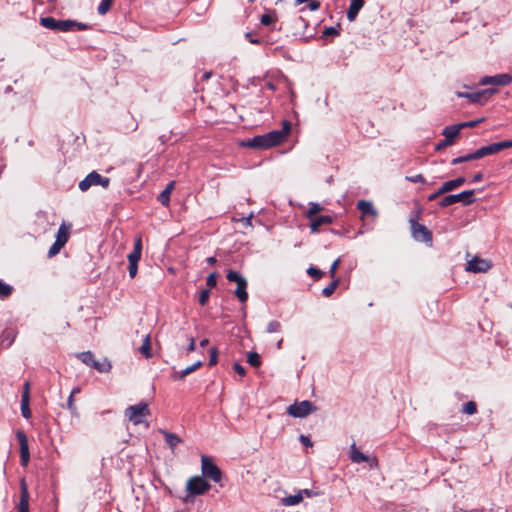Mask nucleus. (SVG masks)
Listing matches in <instances>:
<instances>
[{
  "label": "nucleus",
  "mask_w": 512,
  "mask_h": 512,
  "mask_svg": "<svg viewBox=\"0 0 512 512\" xmlns=\"http://www.w3.org/2000/svg\"><path fill=\"white\" fill-rule=\"evenodd\" d=\"M340 258H337L330 266V269H329V275L331 278L335 279L337 278L336 277V271H337V268L340 264Z\"/></svg>",
  "instance_id": "nucleus-45"
},
{
  "label": "nucleus",
  "mask_w": 512,
  "mask_h": 512,
  "mask_svg": "<svg viewBox=\"0 0 512 512\" xmlns=\"http://www.w3.org/2000/svg\"><path fill=\"white\" fill-rule=\"evenodd\" d=\"M201 471H202L203 477L209 478L216 483L220 482L221 477H222L221 470L213 462V460L206 455H203L201 457Z\"/></svg>",
  "instance_id": "nucleus-9"
},
{
  "label": "nucleus",
  "mask_w": 512,
  "mask_h": 512,
  "mask_svg": "<svg viewBox=\"0 0 512 512\" xmlns=\"http://www.w3.org/2000/svg\"><path fill=\"white\" fill-rule=\"evenodd\" d=\"M483 179V174L481 172L479 173H476L473 178H472V182L473 183H477V182H480L481 180Z\"/></svg>",
  "instance_id": "nucleus-59"
},
{
  "label": "nucleus",
  "mask_w": 512,
  "mask_h": 512,
  "mask_svg": "<svg viewBox=\"0 0 512 512\" xmlns=\"http://www.w3.org/2000/svg\"><path fill=\"white\" fill-rule=\"evenodd\" d=\"M339 35V29L333 26L326 27L323 31V36H337Z\"/></svg>",
  "instance_id": "nucleus-47"
},
{
  "label": "nucleus",
  "mask_w": 512,
  "mask_h": 512,
  "mask_svg": "<svg viewBox=\"0 0 512 512\" xmlns=\"http://www.w3.org/2000/svg\"><path fill=\"white\" fill-rule=\"evenodd\" d=\"M210 357H209V366H214L216 365L217 361H218V350L215 348V347H212L210 349Z\"/></svg>",
  "instance_id": "nucleus-43"
},
{
  "label": "nucleus",
  "mask_w": 512,
  "mask_h": 512,
  "mask_svg": "<svg viewBox=\"0 0 512 512\" xmlns=\"http://www.w3.org/2000/svg\"><path fill=\"white\" fill-rule=\"evenodd\" d=\"M56 239H65V243L68 241V233L66 232L64 225L59 227Z\"/></svg>",
  "instance_id": "nucleus-48"
},
{
  "label": "nucleus",
  "mask_w": 512,
  "mask_h": 512,
  "mask_svg": "<svg viewBox=\"0 0 512 512\" xmlns=\"http://www.w3.org/2000/svg\"><path fill=\"white\" fill-rule=\"evenodd\" d=\"M406 180L409 182H412V183H425L426 182V180L422 174H417L414 176H406Z\"/></svg>",
  "instance_id": "nucleus-46"
},
{
  "label": "nucleus",
  "mask_w": 512,
  "mask_h": 512,
  "mask_svg": "<svg viewBox=\"0 0 512 512\" xmlns=\"http://www.w3.org/2000/svg\"><path fill=\"white\" fill-rule=\"evenodd\" d=\"M410 225L411 233L415 240L429 244L432 243V233L425 225L418 223L413 218L410 219Z\"/></svg>",
  "instance_id": "nucleus-14"
},
{
  "label": "nucleus",
  "mask_w": 512,
  "mask_h": 512,
  "mask_svg": "<svg viewBox=\"0 0 512 512\" xmlns=\"http://www.w3.org/2000/svg\"><path fill=\"white\" fill-rule=\"evenodd\" d=\"M195 349H196L195 339L193 337H190L189 338V345L187 347V352L188 353L193 352V351H195Z\"/></svg>",
  "instance_id": "nucleus-55"
},
{
  "label": "nucleus",
  "mask_w": 512,
  "mask_h": 512,
  "mask_svg": "<svg viewBox=\"0 0 512 512\" xmlns=\"http://www.w3.org/2000/svg\"><path fill=\"white\" fill-rule=\"evenodd\" d=\"M298 492H302V497L305 495L306 497H312L315 493L310 489L299 490Z\"/></svg>",
  "instance_id": "nucleus-57"
},
{
  "label": "nucleus",
  "mask_w": 512,
  "mask_h": 512,
  "mask_svg": "<svg viewBox=\"0 0 512 512\" xmlns=\"http://www.w3.org/2000/svg\"><path fill=\"white\" fill-rule=\"evenodd\" d=\"M349 457L351 459V461L353 463H362V462H367L370 467H373L375 465H377V460L376 458H371L365 454H363L356 446L355 443H353L351 446H350V454H349Z\"/></svg>",
  "instance_id": "nucleus-17"
},
{
  "label": "nucleus",
  "mask_w": 512,
  "mask_h": 512,
  "mask_svg": "<svg viewBox=\"0 0 512 512\" xmlns=\"http://www.w3.org/2000/svg\"><path fill=\"white\" fill-rule=\"evenodd\" d=\"M316 410L317 407L309 400L295 402L287 407V413L295 418H304Z\"/></svg>",
  "instance_id": "nucleus-7"
},
{
  "label": "nucleus",
  "mask_w": 512,
  "mask_h": 512,
  "mask_svg": "<svg viewBox=\"0 0 512 512\" xmlns=\"http://www.w3.org/2000/svg\"><path fill=\"white\" fill-rule=\"evenodd\" d=\"M170 195L168 190H163L159 195H158V201L163 205V206H168L169 205V202H170Z\"/></svg>",
  "instance_id": "nucleus-40"
},
{
  "label": "nucleus",
  "mask_w": 512,
  "mask_h": 512,
  "mask_svg": "<svg viewBox=\"0 0 512 512\" xmlns=\"http://www.w3.org/2000/svg\"><path fill=\"white\" fill-rule=\"evenodd\" d=\"M289 132L290 123L288 121H284L283 128L281 130H273L263 135L254 136L251 139L242 141L241 145L255 149H268L282 143Z\"/></svg>",
  "instance_id": "nucleus-1"
},
{
  "label": "nucleus",
  "mask_w": 512,
  "mask_h": 512,
  "mask_svg": "<svg viewBox=\"0 0 512 512\" xmlns=\"http://www.w3.org/2000/svg\"><path fill=\"white\" fill-rule=\"evenodd\" d=\"M252 214H250L248 217H245L242 219V221L246 224V225H251V219H252Z\"/></svg>",
  "instance_id": "nucleus-62"
},
{
  "label": "nucleus",
  "mask_w": 512,
  "mask_h": 512,
  "mask_svg": "<svg viewBox=\"0 0 512 512\" xmlns=\"http://www.w3.org/2000/svg\"><path fill=\"white\" fill-rule=\"evenodd\" d=\"M211 485L201 476H193L186 483L187 495L183 497L184 503H193L195 496L203 495Z\"/></svg>",
  "instance_id": "nucleus-3"
},
{
  "label": "nucleus",
  "mask_w": 512,
  "mask_h": 512,
  "mask_svg": "<svg viewBox=\"0 0 512 512\" xmlns=\"http://www.w3.org/2000/svg\"><path fill=\"white\" fill-rule=\"evenodd\" d=\"M512 82V76L508 73L497 74L494 76H484L480 79V85L506 86Z\"/></svg>",
  "instance_id": "nucleus-16"
},
{
  "label": "nucleus",
  "mask_w": 512,
  "mask_h": 512,
  "mask_svg": "<svg viewBox=\"0 0 512 512\" xmlns=\"http://www.w3.org/2000/svg\"><path fill=\"white\" fill-rule=\"evenodd\" d=\"M471 160H477L476 151H474L472 153H469V154H466L464 156H460V157L452 159L451 164L452 165H457V164H460V163H463V162H467V161H471Z\"/></svg>",
  "instance_id": "nucleus-33"
},
{
  "label": "nucleus",
  "mask_w": 512,
  "mask_h": 512,
  "mask_svg": "<svg viewBox=\"0 0 512 512\" xmlns=\"http://www.w3.org/2000/svg\"><path fill=\"white\" fill-rule=\"evenodd\" d=\"M299 440L305 447H311L313 445L311 439L308 436L300 435Z\"/></svg>",
  "instance_id": "nucleus-51"
},
{
  "label": "nucleus",
  "mask_w": 512,
  "mask_h": 512,
  "mask_svg": "<svg viewBox=\"0 0 512 512\" xmlns=\"http://www.w3.org/2000/svg\"><path fill=\"white\" fill-rule=\"evenodd\" d=\"M302 492H298L294 495H289L281 499V504L283 506L289 507L299 504L302 501Z\"/></svg>",
  "instance_id": "nucleus-28"
},
{
  "label": "nucleus",
  "mask_w": 512,
  "mask_h": 512,
  "mask_svg": "<svg viewBox=\"0 0 512 512\" xmlns=\"http://www.w3.org/2000/svg\"><path fill=\"white\" fill-rule=\"evenodd\" d=\"M247 362L253 367H259L261 365L260 355L256 352H249L247 355Z\"/></svg>",
  "instance_id": "nucleus-34"
},
{
  "label": "nucleus",
  "mask_w": 512,
  "mask_h": 512,
  "mask_svg": "<svg viewBox=\"0 0 512 512\" xmlns=\"http://www.w3.org/2000/svg\"><path fill=\"white\" fill-rule=\"evenodd\" d=\"M17 439L20 445V461L22 466H27L29 462V446L26 434L23 431H17Z\"/></svg>",
  "instance_id": "nucleus-20"
},
{
  "label": "nucleus",
  "mask_w": 512,
  "mask_h": 512,
  "mask_svg": "<svg viewBox=\"0 0 512 512\" xmlns=\"http://www.w3.org/2000/svg\"><path fill=\"white\" fill-rule=\"evenodd\" d=\"M208 343H209V340H208L207 338H205V339H202V340L200 341L199 345H200L201 347H205V346H207V345H208Z\"/></svg>",
  "instance_id": "nucleus-63"
},
{
  "label": "nucleus",
  "mask_w": 512,
  "mask_h": 512,
  "mask_svg": "<svg viewBox=\"0 0 512 512\" xmlns=\"http://www.w3.org/2000/svg\"><path fill=\"white\" fill-rule=\"evenodd\" d=\"M364 0H351L348 11H347V19L352 22L356 19L359 11L364 6Z\"/></svg>",
  "instance_id": "nucleus-22"
},
{
  "label": "nucleus",
  "mask_w": 512,
  "mask_h": 512,
  "mask_svg": "<svg viewBox=\"0 0 512 512\" xmlns=\"http://www.w3.org/2000/svg\"><path fill=\"white\" fill-rule=\"evenodd\" d=\"M281 330V324L279 321L273 320L270 321L267 325L266 331L268 333H276Z\"/></svg>",
  "instance_id": "nucleus-39"
},
{
  "label": "nucleus",
  "mask_w": 512,
  "mask_h": 512,
  "mask_svg": "<svg viewBox=\"0 0 512 512\" xmlns=\"http://www.w3.org/2000/svg\"><path fill=\"white\" fill-rule=\"evenodd\" d=\"M233 369L237 374H239L242 377L246 374L245 368L238 362L234 363Z\"/></svg>",
  "instance_id": "nucleus-50"
},
{
  "label": "nucleus",
  "mask_w": 512,
  "mask_h": 512,
  "mask_svg": "<svg viewBox=\"0 0 512 512\" xmlns=\"http://www.w3.org/2000/svg\"><path fill=\"white\" fill-rule=\"evenodd\" d=\"M491 266L489 261L475 256L468 262L466 270L473 273H483L487 272Z\"/></svg>",
  "instance_id": "nucleus-18"
},
{
  "label": "nucleus",
  "mask_w": 512,
  "mask_h": 512,
  "mask_svg": "<svg viewBox=\"0 0 512 512\" xmlns=\"http://www.w3.org/2000/svg\"><path fill=\"white\" fill-rule=\"evenodd\" d=\"M276 21V17L271 14H263L260 22L262 25L268 26Z\"/></svg>",
  "instance_id": "nucleus-42"
},
{
  "label": "nucleus",
  "mask_w": 512,
  "mask_h": 512,
  "mask_svg": "<svg viewBox=\"0 0 512 512\" xmlns=\"http://www.w3.org/2000/svg\"><path fill=\"white\" fill-rule=\"evenodd\" d=\"M307 274L311 277H313L314 279L318 280L320 278L323 277L324 275V272L314 266H310L308 269H307Z\"/></svg>",
  "instance_id": "nucleus-38"
},
{
  "label": "nucleus",
  "mask_w": 512,
  "mask_h": 512,
  "mask_svg": "<svg viewBox=\"0 0 512 512\" xmlns=\"http://www.w3.org/2000/svg\"><path fill=\"white\" fill-rule=\"evenodd\" d=\"M245 37L252 44H260L261 43V40L258 38H254L250 32H247L245 34Z\"/></svg>",
  "instance_id": "nucleus-53"
},
{
  "label": "nucleus",
  "mask_w": 512,
  "mask_h": 512,
  "mask_svg": "<svg viewBox=\"0 0 512 512\" xmlns=\"http://www.w3.org/2000/svg\"><path fill=\"white\" fill-rule=\"evenodd\" d=\"M139 352L145 356V358L149 359L152 357V350H151V341H150V335L147 334L144 339L141 347L139 348Z\"/></svg>",
  "instance_id": "nucleus-29"
},
{
  "label": "nucleus",
  "mask_w": 512,
  "mask_h": 512,
  "mask_svg": "<svg viewBox=\"0 0 512 512\" xmlns=\"http://www.w3.org/2000/svg\"><path fill=\"white\" fill-rule=\"evenodd\" d=\"M462 128L463 125L446 126L442 132L445 138L435 146V150L441 151L445 147L452 145L454 143V139L458 136Z\"/></svg>",
  "instance_id": "nucleus-15"
},
{
  "label": "nucleus",
  "mask_w": 512,
  "mask_h": 512,
  "mask_svg": "<svg viewBox=\"0 0 512 512\" xmlns=\"http://www.w3.org/2000/svg\"><path fill=\"white\" fill-rule=\"evenodd\" d=\"M226 278L230 282H235L237 287L234 292L235 296L238 298V300L241 303H245L248 299V293H247V280L244 276H242L239 272L235 270H229Z\"/></svg>",
  "instance_id": "nucleus-4"
},
{
  "label": "nucleus",
  "mask_w": 512,
  "mask_h": 512,
  "mask_svg": "<svg viewBox=\"0 0 512 512\" xmlns=\"http://www.w3.org/2000/svg\"><path fill=\"white\" fill-rule=\"evenodd\" d=\"M463 512H485L484 509H471V510H464Z\"/></svg>",
  "instance_id": "nucleus-64"
},
{
  "label": "nucleus",
  "mask_w": 512,
  "mask_h": 512,
  "mask_svg": "<svg viewBox=\"0 0 512 512\" xmlns=\"http://www.w3.org/2000/svg\"><path fill=\"white\" fill-rule=\"evenodd\" d=\"M339 283H340L339 278L333 279L332 282L322 290V295L327 298L330 297L334 293V291L337 289Z\"/></svg>",
  "instance_id": "nucleus-31"
},
{
  "label": "nucleus",
  "mask_w": 512,
  "mask_h": 512,
  "mask_svg": "<svg viewBox=\"0 0 512 512\" xmlns=\"http://www.w3.org/2000/svg\"><path fill=\"white\" fill-rule=\"evenodd\" d=\"M465 181H466L465 178L462 176L457 177L453 180L446 181L441 185L442 191H444V193H448V192L458 188L459 186L463 185L465 183Z\"/></svg>",
  "instance_id": "nucleus-25"
},
{
  "label": "nucleus",
  "mask_w": 512,
  "mask_h": 512,
  "mask_svg": "<svg viewBox=\"0 0 512 512\" xmlns=\"http://www.w3.org/2000/svg\"><path fill=\"white\" fill-rule=\"evenodd\" d=\"M477 123H479V121H469V122H463V123H459L458 125H463V128L464 127H474L477 125Z\"/></svg>",
  "instance_id": "nucleus-58"
},
{
  "label": "nucleus",
  "mask_w": 512,
  "mask_h": 512,
  "mask_svg": "<svg viewBox=\"0 0 512 512\" xmlns=\"http://www.w3.org/2000/svg\"><path fill=\"white\" fill-rule=\"evenodd\" d=\"M333 223V217L329 215H321L314 217L310 220V230L312 233L319 232V228L322 225H328Z\"/></svg>",
  "instance_id": "nucleus-21"
},
{
  "label": "nucleus",
  "mask_w": 512,
  "mask_h": 512,
  "mask_svg": "<svg viewBox=\"0 0 512 512\" xmlns=\"http://www.w3.org/2000/svg\"><path fill=\"white\" fill-rule=\"evenodd\" d=\"M67 408L72 412V413H75L76 412V406L74 404V400H73V392L70 393L69 397H68V400H67Z\"/></svg>",
  "instance_id": "nucleus-49"
},
{
  "label": "nucleus",
  "mask_w": 512,
  "mask_h": 512,
  "mask_svg": "<svg viewBox=\"0 0 512 512\" xmlns=\"http://www.w3.org/2000/svg\"><path fill=\"white\" fill-rule=\"evenodd\" d=\"M142 254V239L140 236L136 237L134 241V248L131 253L128 254L127 259L129 262L128 271L131 278H135L138 271V262L141 259Z\"/></svg>",
  "instance_id": "nucleus-10"
},
{
  "label": "nucleus",
  "mask_w": 512,
  "mask_h": 512,
  "mask_svg": "<svg viewBox=\"0 0 512 512\" xmlns=\"http://www.w3.org/2000/svg\"><path fill=\"white\" fill-rule=\"evenodd\" d=\"M110 184L108 177H103L96 171L90 172L82 181L79 182V189L83 192L87 191L91 186L100 185L107 188Z\"/></svg>",
  "instance_id": "nucleus-11"
},
{
  "label": "nucleus",
  "mask_w": 512,
  "mask_h": 512,
  "mask_svg": "<svg viewBox=\"0 0 512 512\" xmlns=\"http://www.w3.org/2000/svg\"><path fill=\"white\" fill-rule=\"evenodd\" d=\"M206 284L208 287L213 288L217 284V274L215 272H212L208 275L206 279Z\"/></svg>",
  "instance_id": "nucleus-44"
},
{
  "label": "nucleus",
  "mask_w": 512,
  "mask_h": 512,
  "mask_svg": "<svg viewBox=\"0 0 512 512\" xmlns=\"http://www.w3.org/2000/svg\"><path fill=\"white\" fill-rule=\"evenodd\" d=\"M113 1L114 0H101L97 9L98 13L100 15H105L110 10Z\"/></svg>",
  "instance_id": "nucleus-36"
},
{
  "label": "nucleus",
  "mask_w": 512,
  "mask_h": 512,
  "mask_svg": "<svg viewBox=\"0 0 512 512\" xmlns=\"http://www.w3.org/2000/svg\"><path fill=\"white\" fill-rule=\"evenodd\" d=\"M357 208L361 212L362 217L367 216V215H371L373 217L377 216V211L375 210V208L373 207V204L370 201H366V200L358 201Z\"/></svg>",
  "instance_id": "nucleus-23"
},
{
  "label": "nucleus",
  "mask_w": 512,
  "mask_h": 512,
  "mask_svg": "<svg viewBox=\"0 0 512 512\" xmlns=\"http://www.w3.org/2000/svg\"><path fill=\"white\" fill-rule=\"evenodd\" d=\"M174 186H175V182L174 181H171L167 184L166 188L164 190H168L169 194H171V192L173 191L174 189Z\"/></svg>",
  "instance_id": "nucleus-60"
},
{
  "label": "nucleus",
  "mask_w": 512,
  "mask_h": 512,
  "mask_svg": "<svg viewBox=\"0 0 512 512\" xmlns=\"http://www.w3.org/2000/svg\"><path fill=\"white\" fill-rule=\"evenodd\" d=\"M320 7V3L318 1H312L308 4V8L311 10V11H315V10H318Z\"/></svg>",
  "instance_id": "nucleus-56"
},
{
  "label": "nucleus",
  "mask_w": 512,
  "mask_h": 512,
  "mask_svg": "<svg viewBox=\"0 0 512 512\" xmlns=\"http://www.w3.org/2000/svg\"><path fill=\"white\" fill-rule=\"evenodd\" d=\"M202 366V361H197L195 362L194 364L186 367L185 369L179 371V372H175L174 375H173V378L175 380H182L184 379L187 375H189L190 373L194 372L195 370H197L198 368H200Z\"/></svg>",
  "instance_id": "nucleus-26"
},
{
  "label": "nucleus",
  "mask_w": 512,
  "mask_h": 512,
  "mask_svg": "<svg viewBox=\"0 0 512 512\" xmlns=\"http://www.w3.org/2000/svg\"><path fill=\"white\" fill-rule=\"evenodd\" d=\"M322 210V207L318 203H310L309 209L307 211V217L309 220L317 217L316 214Z\"/></svg>",
  "instance_id": "nucleus-37"
},
{
  "label": "nucleus",
  "mask_w": 512,
  "mask_h": 512,
  "mask_svg": "<svg viewBox=\"0 0 512 512\" xmlns=\"http://www.w3.org/2000/svg\"><path fill=\"white\" fill-rule=\"evenodd\" d=\"M78 358L87 366L96 369L100 373H107L111 370V363L105 359L100 362L95 359L94 354L91 351L81 352Z\"/></svg>",
  "instance_id": "nucleus-8"
},
{
  "label": "nucleus",
  "mask_w": 512,
  "mask_h": 512,
  "mask_svg": "<svg viewBox=\"0 0 512 512\" xmlns=\"http://www.w3.org/2000/svg\"><path fill=\"white\" fill-rule=\"evenodd\" d=\"M8 336L2 341V345H4V347L8 348L14 341V338H9L10 335H11V332H7Z\"/></svg>",
  "instance_id": "nucleus-54"
},
{
  "label": "nucleus",
  "mask_w": 512,
  "mask_h": 512,
  "mask_svg": "<svg viewBox=\"0 0 512 512\" xmlns=\"http://www.w3.org/2000/svg\"><path fill=\"white\" fill-rule=\"evenodd\" d=\"M39 22L46 29L60 32L84 31L90 28L89 25L76 20L55 19L51 16L41 17Z\"/></svg>",
  "instance_id": "nucleus-2"
},
{
  "label": "nucleus",
  "mask_w": 512,
  "mask_h": 512,
  "mask_svg": "<svg viewBox=\"0 0 512 512\" xmlns=\"http://www.w3.org/2000/svg\"><path fill=\"white\" fill-rule=\"evenodd\" d=\"M209 296H210V290L209 289H203L199 293V298H198L199 304L201 306H205L207 304V302H208Z\"/></svg>",
  "instance_id": "nucleus-41"
},
{
  "label": "nucleus",
  "mask_w": 512,
  "mask_h": 512,
  "mask_svg": "<svg viewBox=\"0 0 512 512\" xmlns=\"http://www.w3.org/2000/svg\"><path fill=\"white\" fill-rule=\"evenodd\" d=\"M462 413L467 415H473L477 412V405L474 401H468L462 407Z\"/></svg>",
  "instance_id": "nucleus-35"
},
{
  "label": "nucleus",
  "mask_w": 512,
  "mask_h": 512,
  "mask_svg": "<svg viewBox=\"0 0 512 512\" xmlns=\"http://www.w3.org/2000/svg\"><path fill=\"white\" fill-rule=\"evenodd\" d=\"M496 93V89L488 88L477 92H457V96L460 98H466L470 103L484 105L489 97Z\"/></svg>",
  "instance_id": "nucleus-12"
},
{
  "label": "nucleus",
  "mask_w": 512,
  "mask_h": 512,
  "mask_svg": "<svg viewBox=\"0 0 512 512\" xmlns=\"http://www.w3.org/2000/svg\"><path fill=\"white\" fill-rule=\"evenodd\" d=\"M509 148H512V140L510 139L480 147L476 150L477 159L497 154L500 151Z\"/></svg>",
  "instance_id": "nucleus-13"
},
{
  "label": "nucleus",
  "mask_w": 512,
  "mask_h": 512,
  "mask_svg": "<svg viewBox=\"0 0 512 512\" xmlns=\"http://www.w3.org/2000/svg\"><path fill=\"white\" fill-rule=\"evenodd\" d=\"M21 413L25 419L31 417V410L29 408V394L27 391H23L21 399Z\"/></svg>",
  "instance_id": "nucleus-27"
},
{
  "label": "nucleus",
  "mask_w": 512,
  "mask_h": 512,
  "mask_svg": "<svg viewBox=\"0 0 512 512\" xmlns=\"http://www.w3.org/2000/svg\"><path fill=\"white\" fill-rule=\"evenodd\" d=\"M206 261H207V263H208L209 265H214V264L217 262V259H216L214 256H211V257H208V258L206 259Z\"/></svg>",
  "instance_id": "nucleus-61"
},
{
  "label": "nucleus",
  "mask_w": 512,
  "mask_h": 512,
  "mask_svg": "<svg viewBox=\"0 0 512 512\" xmlns=\"http://www.w3.org/2000/svg\"><path fill=\"white\" fill-rule=\"evenodd\" d=\"M125 415L134 425L141 424L143 419L150 415L147 403L141 402L126 408Z\"/></svg>",
  "instance_id": "nucleus-5"
},
{
  "label": "nucleus",
  "mask_w": 512,
  "mask_h": 512,
  "mask_svg": "<svg viewBox=\"0 0 512 512\" xmlns=\"http://www.w3.org/2000/svg\"><path fill=\"white\" fill-rule=\"evenodd\" d=\"M445 194L444 191H442V188L440 187L436 192L430 194L428 196V201H434L435 199H437L439 196Z\"/></svg>",
  "instance_id": "nucleus-52"
},
{
  "label": "nucleus",
  "mask_w": 512,
  "mask_h": 512,
  "mask_svg": "<svg viewBox=\"0 0 512 512\" xmlns=\"http://www.w3.org/2000/svg\"><path fill=\"white\" fill-rule=\"evenodd\" d=\"M13 292V287L0 279V298L6 299Z\"/></svg>",
  "instance_id": "nucleus-32"
},
{
  "label": "nucleus",
  "mask_w": 512,
  "mask_h": 512,
  "mask_svg": "<svg viewBox=\"0 0 512 512\" xmlns=\"http://www.w3.org/2000/svg\"><path fill=\"white\" fill-rule=\"evenodd\" d=\"M474 192V190H465L458 194L447 195L439 202V206L445 208L457 202H462L466 206L470 205L475 202Z\"/></svg>",
  "instance_id": "nucleus-6"
},
{
  "label": "nucleus",
  "mask_w": 512,
  "mask_h": 512,
  "mask_svg": "<svg viewBox=\"0 0 512 512\" xmlns=\"http://www.w3.org/2000/svg\"><path fill=\"white\" fill-rule=\"evenodd\" d=\"M17 512H29V491L25 478L20 479V501Z\"/></svg>",
  "instance_id": "nucleus-19"
},
{
  "label": "nucleus",
  "mask_w": 512,
  "mask_h": 512,
  "mask_svg": "<svg viewBox=\"0 0 512 512\" xmlns=\"http://www.w3.org/2000/svg\"><path fill=\"white\" fill-rule=\"evenodd\" d=\"M65 245V239H56L55 242L51 245V247L49 248L48 250V257H53L55 256L56 254H58L60 252V250L62 249V247H64Z\"/></svg>",
  "instance_id": "nucleus-30"
},
{
  "label": "nucleus",
  "mask_w": 512,
  "mask_h": 512,
  "mask_svg": "<svg viewBox=\"0 0 512 512\" xmlns=\"http://www.w3.org/2000/svg\"><path fill=\"white\" fill-rule=\"evenodd\" d=\"M159 432L163 434L166 444L170 447L172 451L178 444L182 443V439L175 433H171L163 429H160Z\"/></svg>",
  "instance_id": "nucleus-24"
}]
</instances>
